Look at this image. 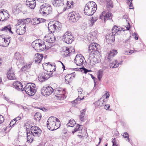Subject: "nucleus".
<instances>
[{
  "mask_svg": "<svg viewBox=\"0 0 146 146\" xmlns=\"http://www.w3.org/2000/svg\"><path fill=\"white\" fill-rule=\"evenodd\" d=\"M46 64H47L46 65L48 67H52L53 66H54V68H52V71L50 70L49 72L51 73H50L48 74L46 72H42V74L38 76V79L41 82H43L45 80H47V79L49 78L50 77L52 76H58V74H56L55 71L56 68V66L55 64L54 63H52L51 64L50 62H48L47 63L44 64H43V66L44 67V65H46Z\"/></svg>",
  "mask_w": 146,
  "mask_h": 146,
  "instance_id": "obj_1",
  "label": "nucleus"
},
{
  "mask_svg": "<svg viewBox=\"0 0 146 146\" xmlns=\"http://www.w3.org/2000/svg\"><path fill=\"white\" fill-rule=\"evenodd\" d=\"M13 85L15 89L18 90H22V91L24 89L26 94L28 95L32 96L34 95L35 89H33L31 92V91H30L32 85V83H29L25 85L24 88L23 87V85L19 81H17L14 82L13 83Z\"/></svg>",
  "mask_w": 146,
  "mask_h": 146,
  "instance_id": "obj_2",
  "label": "nucleus"
},
{
  "mask_svg": "<svg viewBox=\"0 0 146 146\" xmlns=\"http://www.w3.org/2000/svg\"><path fill=\"white\" fill-rule=\"evenodd\" d=\"M97 5L96 3L92 1L88 3L85 6L84 13L88 16L92 15L97 9Z\"/></svg>",
  "mask_w": 146,
  "mask_h": 146,
  "instance_id": "obj_3",
  "label": "nucleus"
},
{
  "mask_svg": "<svg viewBox=\"0 0 146 146\" xmlns=\"http://www.w3.org/2000/svg\"><path fill=\"white\" fill-rule=\"evenodd\" d=\"M59 124L60 121L58 118L54 117H50L47 121V126L49 129L53 131L58 128Z\"/></svg>",
  "mask_w": 146,
  "mask_h": 146,
  "instance_id": "obj_4",
  "label": "nucleus"
},
{
  "mask_svg": "<svg viewBox=\"0 0 146 146\" xmlns=\"http://www.w3.org/2000/svg\"><path fill=\"white\" fill-rule=\"evenodd\" d=\"M33 48L36 50L42 51L46 48V43L42 41L41 42L40 40H36L32 44Z\"/></svg>",
  "mask_w": 146,
  "mask_h": 146,
  "instance_id": "obj_5",
  "label": "nucleus"
},
{
  "mask_svg": "<svg viewBox=\"0 0 146 146\" xmlns=\"http://www.w3.org/2000/svg\"><path fill=\"white\" fill-rule=\"evenodd\" d=\"M64 41L68 44H71L74 40V37L71 33L67 31L63 36Z\"/></svg>",
  "mask_w": 146,
  "mask_h": 146,
  "instance_id": "obj_6",
  "label": "nucleus"
},
{
  "mask_svg": "<svg viewBox=\"0 0 146 146\" xmlns=\"http://www.w3.org/2000/svg\"><path fill=\"white\" fill-rule=\"evenodd\" d=\"M40 10L43 14L48 15L52 12V8L49 4H44L40 6Z\"/></svg>",
  "mask_w": 146,
  "mask_h": 146,
  "instance_id": "obj_7",
  "label": "nucleus"
},
{
  "mask_svg": "<svg viewBox=\"0 0 146 146\" xmlns=\"http://www.w3.org/2000/svg\"><path fill=\"white\" fill-rule=\"evenodd\" d=\"M10 37L5 38L3 35H0V45L4 47L7 46L10 42Z\"/></svg>",
  "mask_w": 146,
  "mask_h": 146,
  "instance_id": "obj_8",
  "label": "nucleus"
},
{
  "mask_svg": "<svg viewBox=\"0 0 146 146\" xmlns=\"http://www.w3.org/2000/svg\"><path fill=\"white\" fill-rule=\"evenodd\" d=\"M54 91V89L50 86L43 87L41 89V92L42 95L48 96L50 95Z\"/></svg>",
  "mask_w": 146,
  "mask_h": 146,
  "instance_id": "obj_9",
  "label": "nucleus"
},
{
  "mask_svg": "<svg viewBox=\"0 0 146 146\" xmlns=\"http://www.w3.org/2000/svg\"><path fill=\"white\" fill-rule=\"evenodd\" d=\"M85 60L84 57L81 54H77L74 60V62L76 65L81 66L83 65Z\"/></svg>",
  "mask_w": 146,
  "mask_h": 146,
  "instance_id": "obj_10",
  "label": "nucleus"
},
{
  "mask_svg": "<svg viewBox=\"0 0 146 146\" xmlns=\"http://www.w3.org/2000/svg\"><path fill=\"white\" fill-rule=\"evenodd\" d=\"M69 20L70 22L73 23L76 22L80 19V17L78 13L73 12L69 14Z\"/></svg>",
  "mask_w": 146,
  "mask_h": 146,
  "instance_id": "obj_11",
  "label": "nucleus"
},
{
  "mask_svg": "<svg viewBox=\"0 0 146 146\" xmlns=\"http://www.w3.org/2000/svg\"><path fill=\"white\" fill-rule=\"evenodd\" d=\"M30 130L34 136H39L41 134L42 132L41 129L38 127L35 126L31 127Z\"/></svg>",
  "mask_w": 146,
  "mask_h": 146,
  "instance_id": "obj_12",
  "label": "nucleus"
},
{
  "mask_svg": "<svg viewBox=\"0 0 146 146\" xmlns=\"http://www.w3.org/2000/svg\"><path fill=\"white\" fill-rule=\"evenodd\" d=\"M99 45L96 43H92L90 44L88 48V51L89 53H91L93 54L94 52L98 51V47Z\"/></svg>",
  "mask_w": 146,
  "mask_h": 146,
  "instance_id": "obj_13",
  "label": "nucleus"
},
{
  "mask_svg": "<svg viewBox=\"0 0 146 146\" xmlns=\"http://www.w3.org/2000/svg\"><path fill=\"white\" fill-rule=\"evenodd\" d=\"M58 22H55V23L52 24L51 23H49L48 25V28L49 31L51 33H54V31H57V30L59 29V26H57L56 25Z\"/></svg>",
  "mask_w": 146,
  "mask_h": 146,
  "instance_id": "obj_14",
  "label": "nucleus"
},
{
  "mask_svg": "<svg viewBox=\"0 0 146 146\" xmlns=\"http://www.w3.org/2000/svg\"><path fill=\"white\" fill-rule=\"evenodd\" d=\"M107 100L106 99H103V98H101L98 101L94 103L95 107L96 108H100L106 104Z\"/></svg>",
  "mask_w": 146,
  "mask_h": 146,
  "instance_id": "obj_15",
  "label": "nucleus"
},
{
  "mask_svg": "<svg viewBox=\"0 0 146 146\" xmlns=\"http://www.w3.org/2000/svg\"><path fill=\"white\" fill-rule=\"evenodd\" d=\"M55 36L52 33L48 34L45 36V41L46 42L50 43L54 42L55 40Z\"/></svg>",
  "mask_w": 146,
  "mask_h": 146,
  "instance_id": "obj_16",
  "label": "nucleus"
},
{
  "mask_svg": "<svg viewBox=\"0 0 146 146\" xmlns=\"http://www.w3.org/2000/svg\"><path fill=\"white\" fill-rule=\"evenodd\" d=\"M7 11H2L0 10V21H3L7 20L9 17V15L7 12Z\"/></svg>",
  "mask_w": 146,
  "mask_h": 146,
  "instance_id": "obj_17",
  "label": "nucleus"
},
{
  "mask_svg": "<svg viewBox=\"0 0 146 146\" xmlns=\"http://www.w3.org/2000/svg\"><path fill=\"white\" fill-rule=\"evenodd\" d=\"M115 34L113 32L108 33L106 36V40L109 42H113L115 40Z\"/></svg>",
  "mask_w": 146,
  "mask_h": 146,
  "instance_id": "obj_18",
  "label": "nucleus"
},
{
  "mask_svg": "<svg viewBox=\"0 0 146 146\" xmlns=\"http://www.w3.org/2000/svg\"><path fill=\"white\" fill-rule=\"evenodd\" d=\"M7 78L9 80H15L16 78L14 74V72L11 68H9L7 74Z\"/></svg>",
  "mask_w": 146,
  "mask_h": 146,
  "instance_id": "obj_19",
  "label": "nucleus"
},
{
  "mask_svg": "<svg viewBox=\"0 0 146 146\" xmlns=\"http://www.w3.org/2000/svg\"><path fill=\"white\" fill-rule=\"evenodd\" d=\"M20 26L19 28L17 29L16 32L19 35H22L24 34L26 31V25H21Z\"/></svg>",
  "mask_w": 146,
  "mask_h": 146,
  "instance_id": "obj_20",
  "label": "nucleus"
},
{
  "mask_svg": "<svg viewBox=\"0 0 146 146\" xmlns=\"http://www.w3.org/2000/svg\"><path fill=\"white\" fill-rule=\"evenodd\" d=\"M14 58V59L16 60L18 62H19L20 63L24 62V59L23 57H22L21 55L18 52L15 53Z\"/></svg>",
  "mask_w": 146,
  "mask_h": 146,
  "instance_id": "obj_21",
  "label": "nucleus"
},
{
  "mask_svg": "<svg viewBox=\"0 0 146 146\" xmlns=\"http://www.w3.org/2000/svg\"><path fill=\"white\" fill-rule=\"evenodd\" d=\"M26 4L31 9H34L36 6V1L35 0H27Z\"/></svg>",
  "mask_w": 146,
  "mask_h": 146,
  "instance_id": "obj_22",
  "label": "nucleus"
},
{
  "mask_svg": "<svg viewBox=\"0 0 146 146\" xmlns=\"http://www.w3.org/2000/svg\"><path fill=\"white\" fill-rule=\"evenodd\" d=\"M52 4L56 7L61 6L64 4V0H53L52 1Z\"/></svg>",
  "mask_w": 146,
  "mask_h": 146,
  "instance_id": "obj_23",
  "label": "nucleus"
},
{
  "mask_svg": "<svg viewBox=\"0 0 146 146\" xmlns=\"http://www.w3.org/2000/svg\"><path fill=\"white\" fill-rule=\"evenodd\" d=\"M82 90L81 89H79L78 91V96L76 100L73 101L76 104H78L79 103L78 101H80L82 100H83L84 98V96H83L82 98H81V97H82Z\"/></svg>",
  "mask_w": 146,
  "mask_h": 146,
  "instance_id": "obj_24",
  "label": "nucleus"
},
{
  "mask_svg": "<svg viewBox=\"0 0 146 146\" xmlns=\"http://www.w3.org/2000/svg\"><path fill=\"white\" fill-rule=\"evenodd\" d=\"M43 54L37 53L35 55L34 59L35 62L38 63L41 62V60L43 58Z\"/></svg>",
  "mask_w": 146,
  "mask_h": 146,
  "instance_id": "obj_25",
  "label": "nucleus"
},
{
  "mask_svg": "<svg viewBox=\"0 0 146 146\" xmlns=\"http://www.w3.org/2000/svg\"><path fill=\"white\" fill-rule=\"evenodd\" d=\"M117 52L116 50H112L109 52L108 56V59L109 61H111L112 58L116 55Z\"/></svg>",
  "mask_w": 146,
  "mask_h": 146,
  "instance_id": "obj_26",
  "label": "nucleus"
},
{
  "mask_svg": "<svg viewBox=\"0 0 146 146\" xmlns=\"http://www.w3.org/2000/svg\"><path fill=\"white\" fill-rule=\"evenodd\" d=\"M45 20L44 19L38 18H35L32 21V22L34 25L38 24L40 23L43 22Z\"/></svg>",
  "mask_w": 146,
  "mask_h": 146,
  "instance_id": "obj_27",
  "label": "nucleus"
},
{
  "mask_svg": "<svg viewBox=\"0 0 146 146\" xmlns=\"http://www.w3.org/2000/svg\"><path fill=\"white\" fill-rule=\"evenodd\" d=\"M30 21L31 19L30 18H27L25 19H19L18 21V23L16 25V26H18L20 25H26L25 23H27V21L28 22H29Z\"/></svg>",
  "mask_w": 146,
  "mask_h": 146,
  "instance_id": "obj_28",
  "label": "nucleus"
},
{
  "mask_svg": "<svg viewBox=\"0 0 146 146\" xmlns=\"http://www.w3.org/2000/svg\"><path fill=\"white\" fill-rule=\"evenodd\" d=\"M97 19L98 18L96 17H92L91 19L88 21V26L90 27L92 26Z\"/></svg>",
  "mask_w": 146,
  "mask_h": 146,
  "instance_id": "obj_29",
  "label": "nucleus"
},
{
  "mask_svg": "<svg viewBox=\"0 0 146 146\" xmlns=\"http://www.w3.org/2000/svg\"><path fill=\"white\" fill-rule=\"evenodd\" d=\"M86 109H84L81 110V113L80 115V119L81 121L82 122H84L86 119V117L85 116V112L86 111Z\"/></svg>",
  "mask_w": 146,
  "mask_h": 146,
  "instance_id": "obj_30",
  "label": "nucleus"
},
{
  "mask_svg": "<svg viewBox=\"0 0 146 146\" xmlns=\"http://www.w3.org/2000/svg\"><path fill=\"white\" fill-rule=\"evenodd\" d=\"M118 66L119 63L117 60L110 62V67L112 68H117Z\"/></svg>",
  "mask_w": 146,
  "mask_h": 146,
  "instance_id": "obj_31",
  "label": "nucleus"
},
{
  "mask_svg": "<svg viewBox=\"0 0 146 146\" xmlns=\"http://www.w3.org/2000/svg\"><path fill=\"white\" fill-rule=\"evenodd\" d=\"M32 63H27L23 66L21 68L22 71H27L29 70L31 68Z\"/></svg>",
  "mask_w": 146,
  "mask_h": 146,
  "instance_id": "obj_32",
  "label": "nucleus"
},
{
  "mask_svg": "<svg viewBox=\"0 0 146 146\" xmlns=\"http://www.w3.org/2000/svg\"><path fill=\"white\" fill-rule=\"evenodd\" d=\"M1 31H4L5 32L9 31L10 33H13L12 31L11 30V27L10 25H8L2 28L1 29Z\"/></svg>",
  "mask_w": 146,
  "mask_h": 146,
  "instance_id": "obj_33",
  "label": "nucleus"
},
{
  "mask_svg": "<svg viewBox=\"0 0 146 146\" xmlns=\"http://www.w3.org/2000/svg\"><path fill=\"white\" fill-rule=\"evenodd\" d=\"M65 82L67 84H69L72 81L71 74H67L65 77Z\"/></svg>",
  "mask_w": 146,
  "mask_h": 146,
  "instance_id": "obj_34",
  "label": "nucleus"
},
{
  "mask_svg": "<svg viewBox=\"0 0 146 146\" xmlns=\"http://www.w3.org/2000/svg\"><path fill=\"white\" fill-rule=\"evenodd\" d=\"M41 115L40 113L39 112L36 113L34 116V119L37 121H40L41 119Z\"/></svg>",
  "mask_w": 146,
  "mask_h": 146,
  "instance_id": "obj_35",
  "label": "nucleus"
},
{
  "mask_svg": "<svg viewBox=\"0 0 146 146\" xmlns=\"http://www.w3.org/2000/svg\"><path fill=\"white\" fill-rule=\"evenodd\" d=\"M76 123L74 119H70L69 120V122L67 124V125L68 127H72Z\"/></svg>",
  "mask_w": 146,
  "mask_h": 146,
  "instance_id": "obj_36",
  "label": "nucleus"
},
{
  "mask_svg": "<svg viewBox=\"0 0 146 146\" xmlns=\"http://www.w3.org/2000/svg\"><path fill=\"white\" fill-rule=\"evenodd\" d=\"M90 64L93 65L95 64V63L98 62L97 59L95 57H94L92 59L90 60Z\"/></svg>",
  "mask_w": 146,
  "mask_h": 146,
  "instance_id": "obj_37",
  "label": "nucleus"
},
{
  "mask_svg": "<svg viewBox=\"0 0 146 146\" xmlns=\"http://www.w3.org/2000/svg\"><path fill=\"white\" fill-rule=\"evenodd\" d=\"M103 73V71L102 70H100L98 71V78L99 80H100L102 78Z\"/></svg>",
  "mask_w": 146,
  "mask_h": 146,
  "instance_id": "obj_38",
  "label": "nucleus"
},
{
  "mask_svg": "<svg viewBox=\"0 0 146 146\" xmlns=\"http://www.w3.org/2000/svg\"><path fill=\"white\" fill-rule=\"evenodd\" d=\"M97 31H94L91 32L90 33V35H91V37L92 36L93 38V39H96V35L97 34Z\"/></svg>",
  "mask_w": 146,
  "mask_h": 146,
  "instance_id": "obj_39",
  "label": "nucleus"
},
{
  "mask_svg": "<svg viewBox=\"0 0 146 146\" xmlns=\"http://www.w3.org/2000/svg\"><path fill=\"white\" fill-rule=\"evenodd\" d=\"M111 15V13L108 12L105 15L104 17V21L105 22L106 20H108L109 18L110 17Z\"/></svg>",
  "mask_w": 146,
  "mask_h": 146,
  "instance_id": "obj_40",
  "label": "nucleus"
},
{
  "mask_svg": "<svg viewBox=\"0 0 146 146\" xmlns=\"http://www.w3.org/2000/svg\"><path fill=\"white\" fill-rule=\"evenodd\" d=\"M65 49V51L63 53V56L65 57L68 56H70V54L71 52H69L68 50L67 51V49Z\"/></svg>",
  "mask_w": 146,
  "mask_h": 146,
  "instance_id": "obj_41",
  "label": "nucleus"
},
{
  "mask_svg": "<svg viewBox=\"0 0 146 146\" xmlns=\"http://www.w3.org/2000/svg\"><path fill=\"white\" fill-rule=\"evenodd\" d=\"M118 28V27H117L116 25H115L112 28L111 32H114V33L116 34L117 32L120 31L119 29Z\"/></svg>",
  "mask_w": 146,
  "mask_h": 146,
  "instance_id": "obj_42",
  "label": "nucleus"
},
{
  "mask_svg": "<svg viewBox=\"0 0 146 146\" xmlns=\"http://www.w3.org/2000/svg\"><path fill=\"white\" fill-rule=\"evenodd\" d=\"M31 89H30V91H31V92L32 90L33 91V89L35 90V91H34V94L36 92V86L35 84H34L32 83V85L31 86Z\"/></svg>",
  "mask_w": 146,
  "mask_h": 146,
  "instance_id": "obj_43",
  "label": "nucleus"
},
{
  "mask_svg": "<svg viewBox=\"0 0 146 146\" xmlns=\"http://www.w3.org/2000/svg\"><path fill=\"white\" fill-rule=\"evenodd\" d=\"M107 7L108 8L111 9L113 7V5L112 3L111 2H107Z\"/></svg>",
  "mask_w": 146,
  "mask_h": 146,
  "instance_id": "obj_44",
  "label": "nucleus"
},
{
  "mask_svg": "<svg viewBox=\"0 0 146 146\" xmlns=\"http://www.w3.org/2000/svg\"><path fill=\"white\" fill-rule=\"evenodd\" d=\"M65 48L67 49V51H68V50L69 51V52H70L71 51V52H74L75 51L74 48L72 47H71L70 48L66 47Z\"/></svg>",
  "mask_w": 146,
  "mask_h": 146,
  "instance_id": "obj_45",
  "label": "nucleus"
},
{
  "mask_svg": "<svg viewBox=\"0 0 146 146\" xmlns=\"http://www.w3.org/2000/svg\"><path fill=\"white\" fill-rule=\"evenodd\" d=\"M79 69L80 70L81 69H83V70L84 71V73L85 74H86L88 72L92 71L91 70H88L87 69L83 67L80 68Z\"/></svg>",
  "mask_w": 146,
  "mask_h": 146,
  "instance_id": "obj_46",
  "label": "nucleus"
},
{
  "mask_svg": "<svg viewBox=\"0 0 146 146\" xmlns=\"http://www.w3.org/2000/svg\"><path fill=\"white\" fill-rule=\"evenodd\" d=\"M33 136H34L33 135H31L27 137V141L28 142H31L33 140V139L32 137Z\"/></svg>",
  "mask_w": 146,
  "mask_h": 146,
  "instance_id": "obj_47",
  "label": "nucleus"
},
{
  "mask_svg": "<svg viewBox=\"0 0 146 146\" xmlns=\"http://www.w3.org/2000/svg\"><path fill=\"white\" fill-rule=\"evenodd\" d=\"M16 123V121L14 119L12 120L10 122V124L9 125V127H11L12 126H13Z\"/></svg>",
  "mask_w": 146,
  "mask_h": 146,
  "instance_id": "obj_48",
  "label": "nucleus"
},
{
  "mask_svg": "<svg viewBox=\"0 0 146 146\" xmlns=\"http://www.w3.org/2000/svg\"><path fill=\"white\" fill-rule=\"evenodd\" d=\"M110 96V95L106 91V93L105 94L103 95L102 98L104 99V98L105 97H106V98L107 100V98H108Z\"/></svg>",
  "mask_w": 146,
  "mask_h": 146,
  "instance_id": "obj_49",
  "label": "nucleus"
},
{
  "mask_svg": "<svg viewBox=\"0 0 146 146\" xmlns=\"http://www.w3.org/2000/svg\"><path fill=\"white\" fill-rule=\"evenodd\" d=\"M77 127H78L77 128H75V129H74V131H72V133H74L75 132L77 131L78 130H80V125H79L78 124H77Z\"/></svg>",
  "mask_w": 146,
  "mask_h": 146,
  "instance_id": "obj_50",
  "label": "nucleus"
},
{
  "mask_svg": "<svg viewBox=\"0 0 146 146\" xmlns=\"http://www.w3.org/2000/svg\"><path fill=\"white\" fill-rule=\"evenodd\" d=\"M67 5V7H68V8H70L71 7V5H72V3L71 2L68 1H67L66 3Z\"/></svg>",
  "mask_w": 146,
  "mask_h": 146,
  "instance_id": "obj_51",
  "label": "nucleus"
},
{
  "mask_svg": "<svg viewBox=\"0 0 146 146\" xmlns=\"http://www.w3.org/2000/svg\"><path fill=\"white\" fill-rule=\"evenodd\" d=\"M4 121V118L3 117L0 115V124L2 123Z\"/></svg>",
  "mask_w": 146,
  "mask_h": 146,
  "instance_id": "obj_52",
  "label": "nucleus"
},
{
  "mask_svg": "<svg viewBox=\"0 0 146 146\" xmlns=\"http://www.w3.org/2000/svg\"><path fill=\"white\" fill-rule=\"evenodd\" d=\"M31 132H30L29 131L28 132V131H27V137L29 136H30L31 135H33V134Z\"/></svg>",
  "mask_w": 146,
  "mask_h": 146,
  "instance_id": "obj_53",
  "label": "nucleus"
},
{
  "mask_svg": "<svg viewBox=\"0 0 146 146\" xmlns=\"http://www.w3.org/2000/svg\"><path fill=\"white\" fill-rule=\"evenodd\" d=\"M113 145L112 146H117V144L116 143L115 140V138H114L112 140Z\"/></svg>",
  "mask_w": 146,
  "mask_h": 146,
  "instance_id": "obj_54",
  "label": "nucleus"
},
{
  "mask_svg": "<svg viewBox=\"0 0 146 146\" xmlns=\"http://www.w3.org/2000/svg\"><path fill=\"white\" fill-rule=\"evenodd\" d=\"M123 136L125 138H127L129 136L128 133L126 132H125L124 133H123Z\"/></svg>",
  "mask_w": 146,
  "mask_h": 146,
  "instance_id": "obj_55",
  "label": "nucleus"
},
{
  "mask_svg": "<svg viewBox=\"0 0 146 146\" xmlns=\"http://www.w3.org/2000/svg\"><path fill=\"white\" fill-rule=\"evenodd\" d=\"M104 106V108L106 110H108L109 109V108L110 107V105L107 104H105Z\"/></svg>",
  "mask_w": 146,
  "mask_h": 146,
  "instance_id": "obj_56",
  "label": "nucleus"
},
{
  "mask_svg": "<svg viewBox=\"0 0 146 146\" xmlns=\"http://www.w3.org/2000/svg\"><path fill=\"white\" fill-rule=\"evenodd\" d=\"M55 91L56 94H59V93H60V91L61 92V90H59V89H56V90H55Z\"/></svg>",
  "mask_w": 146,
  "mask_h": 146,
  "instance_id": "obj_57",
  "label": "nucleus"
},
{
  "mask_svg": "<svg viewBox=\"0 0 146 146\" xmlns=\"http://www.w3.org/2000/svg\"><path fill=\"white\" fill-rule=\"evenodd\" d=\"M21 118V117H17L15 118H14V119L16 121H17V120H20Z\"/></svg>",
  "mask_w": 146,
  "mask_h": 146,
  "instance_id": "obj_58",
  "label": "nucleus"
},
{
  "mask_svg": "<svg viewBox=\"0 0 146 146\" xmlns=\"http://www.w3.org/2000/svg\"><path fill=\"white\" fill-rule=\"evenodd\" d=\"M58 62H60L61 64H62V68L63 69V70H65V66L64 65V64L61 61H58Z\"/></svg>",
  "mask_w": 146,
  "mask_h": 146,
  "instance_id": "obj_59",
  "label": "nucleus"
},
{
  "mask_svg": "<svg viewBox=\"0 0 146 146\" xmlns=\"http://www.w3.org/2000/svg\"><path fill=\"white\" fill-rule=\"evenodd\" d=\"M39 109L44 111H46L47 110L44 108H40Z\"/></svg>",
  "mask_w": 146,
  "mask_h": 146,
  "instance_id": "obj_60",
  "label": "nucleus"
},
{
  "mask_svg": "<svg viewBox=\"0 0 146 146\" xmlns=\"http://www.w3.org/2000/svg\"><path fill=\"white\" fill-rule=\"evenodd\" d=\"M128 25L127 26V27H126V30H129V28H130V24L129 22L128 23Z\"/></svg>",
  "mask_w": 146,
  "mask_h": 146,
  "instance_id": "obj_61",
  "label": "nucleus"
},
{
  "mask_svg": "<svg viewBox=\"0 0 146 146\" xmlns=\"http://www.w3.org/2000/svg\"><path fill=\"white\" fill-rule=\"evenodd\" d=\"M130 3V5H129V8L130 9H133V8H132L131 7H132V3L131 2Z\"/></svg>",
  "mask_w": 146,
  "mask_h": 146,
  "instance_id": "obj_62",
  "label": "nucleus"
},
{
  "mask_svg": "<svg viewBox=\"0 0 146 146\" xmlns=\"http://www.w3.org/2000/svg\"><path fill=\"white\" fill-rule=\"evenodd\" d=\"M71 74V76H73V77H74L75 75V72L71 74Z\"/></svg>",
  "mask_w": 146,
  "mask_h": 146,
  "instance_id": "obj_63",
  "label": "nucleus"
},
{
  "mask_svg": "<svg viewBox=\"0 0 146 146\" xmlns=\"http://www.w3.org/2000/svg\"><path fill=\"white\" fill-rule=\"evenodd\" d=\"M90 76L94 80L95 78L92 74H90Z\"/></svg>",
  "mask_w": 146,
  "mask_h": 146,
  "instance_id": "obj_64",
  "label": "nucleus"
}]
</instances>
